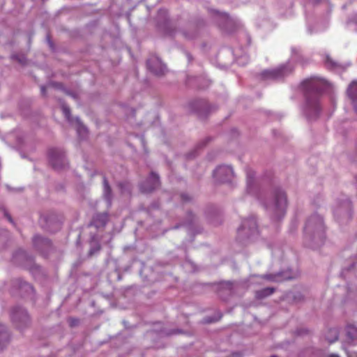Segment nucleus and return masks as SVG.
Wrapping results in <instances>:
<instances>
[{"label":"nucleus","mask_w":357,"mask_h":357,"mask_svg":"<svg viewBox=\"0 0 357 357\" xmlns=\"http://www.w3.org/2000/svg\"><path fill=\"white\" fill-rule=\"evenodd\" d=\"M219 319H220V317H219L218 319H213L211 317H206V318H205L204 320H205L206 323L210 324V323L217 321Z\"/></svg>","instance_id":"nucleus-38"},{"label":"nucleus","mask_w":357,"mask_h":357,"mask_svg":"<svg viewBox=\"0 0 357 357\" xmlns=\"http://www.w3.org/2000/svg\"><path fill=\"white\" fill-rule=\"evenodd\" d=\"M293 70L294 67L289 63H287L275 68L263 71L261 77L265 80L280 81L289 75Z\"/></svg>","instance_id":"nucleus-6"},{"label":"nucleus","mask_w":357,"mask_h":357,"mask_svg":"<svg viewBox=\"0 0 357 357\" xmlns=\"http://www.w3.org/2000/svg\"><path fill=\"white\" fill-rule=\"evenodd\" d=\"M160 184L158 174L152 172L149 178L140 184L139 188L142 192L150 193L157 189L160 186Z\"/></svg>","instance_id":"nucleus-13"},{"label":"nucleus","mask_w":357,"mask_h":357,"mask_svg":"<svg viewBox=\"0 0 357 357\" xmlns=\"http://www.w3.org/2000/svg\"><path fill=\"white\" fill-rule=\"evenodd\" d=\"M328 357H340V356L336 354H331L330 355H328Z\"/></svg>","instance_id":"nucleus-46"},{"label":"nucleus","mask_w":357,"mask_h":357,"mask_svg":"<svg viewBox=\"0 0 357 357\" xmlns=\"http://www.w3.org/2000/svg\"><path fill=\"white\" fill-rule=\"evenodd\" d=\"M258 234L256 218L252 216L243 220L237 230V240L245 243L257 236Z\"/></svg>","instance_id":"nucleus-4"},{"label":"nucleus","mask_w":357,"mask_h":357,"mask_svg":"<svg viewBox=\"0 0 357 357\" xmlns=\"http://www.w3.org/2000/svg\"><path fill=\"white\" fill-rule=\"evenodd\" d=\"M326 61L327 64H331L332 66H334V63H333V61H331V59L329 57L326 58Z\"/></svg>","instance_id":"nucleus-43"},{"label":"nucleus","mask_w":357,"mask_h":357,"mask_svg":"<svg viewBox=\"0 0 357 357\" xmlns=\"http://www.w3.org/2000/svg\"><path fill=\"white\" fill-rule=\"evenodd\" d=\"M181 331L180 330H176V331H160V333L163 335H171L173 334H177L180 333Z\"/></svg>","instance_id":"nucleus-32"},{"label":"nucleus","mask_w":357,"mask_h":357,"mask_svg":"<svg viewBox=\"0 0 357 357\" xmlns=\"http://www.w3.org/2000/svg\"><path fill=\"white\" fill-rule=\"evenodd\" d=\"M8 236V231L6 230L3 231V235L0 234V242H4L6 238Z\"/></svg>","instance_id":"nucleus-37"},{"label":"nucleus","mask_w":357,"mask_h":357,"mask_svg":"<svg viewBox=\"0 0 357 357\" xmlns=\"http://www.w3.org/2000/svg\"><path fill=\"white\" fill-rule=\"evenodd\" d=\"M291 52L293 59L298 62H301L302 59L301 55L300 54V50L296 47H292Z\"/></svg>","instance_id":"nucleus-28"},{"label":"nucleus","mask_w":357,"mask_h":357,"mask_svg":"<svg viewBox=\"0 0 357 357\" xmlns=\"http://www.w3.org/2000/svg\"><path fill=\"white\" fill-rule=\"evenodd\" d=\"M308 31H309L310 33H312V31L310 28L308 29Z\"/></svg>","instance_id":"nucleus-49"},{"label":"nucleus","mask_w":357,"mask_h":357,"mask_svg":"<svg viewBox=\"0 0 357 357\" xmlns=\"http://www.w3.org/2000/svg\"><path fill=\"white\" fill-rule=\"evenodd\" d=\"M310 1H311L312 3H317L320 1V0H309Z\"/></svg>","instance_id":"nucleus-48"},{"label":"nucleus","mask_w":357,"mask_h":357,"mask_svg":"<svg viewBox=\"0 0 357 357\" xmlns=\"http://www.w3.org/2000/svg\"><path fill=\"white\" fill-rule=\"evenodd\" d=\"M298 271H294L291 269L288 268L285 271H280L276 273L264 275L262 278L271 282H280L284 280L296 279L298 278Z\"/></svg>","instance_id":"nucleus-10"},{"label":"nucleus","mask_w":357,"mask_h":357,"mask_svg":"<svg viewBox=\"0 0 357 357\" xmlns=\"http://www.w3.org/2000/svg\"><path fill=\"white\" fill-rule=\"evenodd\" d=\"M305 97L303 114L309 120L316 119L321 112L319 98L324 91L323 82L316 77L307 79L302 82Z\"/></svg>","instance_id":"nucleus-1"},{"label":"nucleus","mask_w":357,"mask_h":357,"mask_svg":"<svg viewBox=\"0 0 357 357\" xmlns=\"http://www.w3.org/2000/svg\"><path fill=\"white\" fill-rule=\"evenodd\" d=\"M190 112L196 113L200 117L205 116L209 113L212 108L205 100H195L190 102L188 105Z\"/></svg>","instance_id":"nucleus-11"},{"label":"nucleus","mask_w":357,"mask_h":357,"mask_svg":"<svg viewBox=\"0 0 357 357\" xmlns=\"http://www.w3.org/2000/svg\"><path fill=\"white\" fill-rule=\"evenodd\" d=\"M13 59H15L16 60L18 61L19 63H22L24 64L25 63V57L24 56H17V55H15V56H13Z\"/></svg>","instance_id":"nucleus-33"},{"label":"nucleus","mask_w":357,"mask_h":357,"mask_svg":"<svg viewBox=\"0 0 357 357\" xmlns=\"http://www.w3.org/2000/svg\"><path fill=\"white\" fill-rule=\"evenodd\" d=\"M148 69L154 75H163L166 71V66L156 56H151L146 61Z\"/></svg>","instance_id":"nucleus-12"},{"label":"nucleus","mask_w":357,"mask_h":357,"mask_svg":"<svg viewBox=\"0 0 357 357\" xmlns=\"http://www.w3.org/2000/svg\"><path fill=\"white\" fill-rule=\"evenodd\" d=\"M213 177L219 183H231L234 178V172L230 165H220L213 171Z\"/></svg>","instance_id":"nucleus-9"},{"label":"nucleus","mask_w":357,"mask_h":357,"mask_svg":"<svg viewBox=\"0 0 357 357\" xmlns=\"http://www.w3.org/2000/svg\"><path fill=\"white\" fill-rule=\"evenodd\" d=\"M185 56L187 57L188 62H192L193 60L192 56L190 54V52L185 51L184 52Z\"/></svg>","instance_id":"nucleus-39"},{"label":"nucleus","mask_w":357,"mask_h":357,"mask_svg":"<svg viewBox=\"0 0 357 357\" xmlns=\"http://www.w3.org/2000/svg\"><path fill=\"white\" fill-rule=\"evenodd\" d=\"M326 227L322 216L317 213L310 215L303 228V243L306 247L317 249L324 245Z\"/></svg>","instance_id":"nucleus-2"},{"label":"nucleus","mask_w":357,"mask_h":357,"mask_svg":"<svg viewBox=\"0 0 357 357\" xmlns=\"http://www.w3.org/2000/svg\"><path fill=\"white\" fill-rule=\"evenodd\" d=\"M233 282H230V281H227V282H225L223 285L225 288H227L230 292L232 290V287H233Z\"/></svg>","instance_id":"nucleus-34"},{"label":"nucleus","mask_w":357,"mask_h":357,"mask_svg":"<svg viewBox=\"0 0 357 357\" xmlns=\"http://www.w3.org/2000/svg\"><path fill=\"white\" fill-rule=\"evenodd\" d=\"M102 183H103L102 196H103V198L105 199V200L107 203V206L110 207L112 205V198H113L112 191V188L109 184V182L105 176H103Z\"/></svg>","instance_id":"nucleus-18"},{"label":"nucleus","mask_w":357,"mask_h":357,"mask_svg":"<svg viewBox=\"0 0 357 357\" xmlns=\"http://www.w3.org/2000/svg\"><path fill=\"white\" fill-rule=\"evenodd\" d=\"M75 122L77 123V130L78 134L79 135H82V134H83V135L86 134L87 129L84 126L82 125V123H81L79 118H77V117L75 118Z\"/></svg>","instance_id":"nucleus-26"},{"label":"nucleus","mask_w":357,"mask_h":357,"mask_svg":"<svg viewBox=\"0 0 357 357\" xmlns=\"http://www.w3.org/2000/svg\"><path fill=\"white\" fill-rule=\"evenodd\" d=\"M209 13L214 17L215 20L220 25H222V24L225 23L229 20V16L225 13H221L214 9H210Z\"/></svg>","instance_id":"nucleus-21"},{"label":"nucleus","mask_w":357,"mask_h":357,"mask_svg":"<svg viewBox=\"0 0 357 357\" xmlns=\"http://www.w3.org/2000/svg\"><path fill=\"white\" fill-rule=\"evenodd\" d=\"M156 22L159 29L166 34L174 36L176 33V29L169 20L167 10L161 8L158 11Z\"/></svg>","instance_id":"nucleus-8"},{"label":"nucleus","mask_w":357,"mask_h":357,"mask_svg":"<svg viewBox=\"0 0 357 357\" xmlns=\"http://www.w3.org/2000/svg\"><path fill=\"white\" fill-rule=\"evenodd\" d=\"M24 286L27 289H30V290H31V291L33 290V287H32V286H31L30 284H29V283L24 282Z\"/></svg>","instance_id":"nucleus-42"},{"label":"nucleus","mask_w":357,"mask_h":357,"mask_svg":"<svg viewBox=\"0 0 357 357\" xmlns=\"http://www.w3.org/2000/svg\"><path fill=\"white\" fill-rule=\"evenodd\" d=\"M211 140V137H206V139H204V140H202L199 144V147H204L208 143V142H210Z\"/></svg>","instance_id":"nucleus-35"},{"label":"nucleus","mask_w":357,"mask_h":357,"mask_svg":"<svg viewBox=\"0 0 357 357\" xmlns=\"http://www.w3.org/2000/svg\"><path fill=\"white\" fill-rule=\"evenodd\" d=\"M100 245L97 243L95 245L92 246L89 251V255L92 256L96 253H98L100 250Z\"/></svg>","instance_id":"nucleus-31"},{"label":"nucleus","mask_w":357,"mask_h":357,"mask_svg":"<svg viewBox=\"0 0 357 357\" xmlns=\"http://www.w3.org/2000/svg\"><path fill=\"white\" fill-rule=\"evenodd\" d=\"M33 247L40 253L46 254L52 248L51 241L39 234H36L32 238Z\"/></svg>","instance_id":"nucleus-14"},{"label":"nucleus","mask_w":357,"mask_h":357,"mask_svg":"<svg viewBox=\"0 0 357 357\" xmlns=\"http://www.w3.org/2000/svg\"><path fill=\"white\" fill-rule=\"evenodd\" d=\"M351 203L349 199H345L334 210L335 216L339 218L344 216L349 218L351 216Z\"/></svg>","instance_id":"nucleus-15"},{"label":"nucleus","mask_w":357,"mask_h":357,"mask_svg":"<svg viewBox=\"0 0 357 357\" xmlns=\"http://www.w3.org/2000/svg\"><path fill=\"white\" fill-rule=\"evenodd\" d=\"M275 290V289L273 287L264 288L261 290L256 291L255 296L257 299H263L273 294Z\"/></svg>","instance_id":"nucleus-23"},{"label":"nucleus","mask_w":357,"mask_h":357,"mask_svg":"<svg viewBox=\"0 0 357 357\" xmlns=\"http://www.w3.org/2000/svg\"><path fill=\"white\" fill-rule=\"evenodd\" d=\"M0 213H2L3 216L6 218L10 223L14 224L13 218H11L10 215L8 213V211L4 206L0 207Z\"/></svg>","instance_id":"nucleus-30"},{"label":"nucleus","mask_w":357,"mask_h":357,"mask_svg":"<svg viewBox=\"0 0 357 357\" xmlns=\"http://www.w3.org/2000/svg\"><path fill=\"white\" fill-rule=\"evenodd\" d=\"M264 206L272 220H280L284 217L287 207L285 192L280 188H275L271 198L264 201Z\"/></svg>","instance_id":"nucleus-3"},{"label":"nucleus","mask_w":357,"mask_h":357,"mask_svg":"<svg viewBox=\"0 0 357 357\" xmlns=\"http://www.w3.org/2000/svg\"><path fill=\"white\" fill-rule=\"evenodd\" d=\"M181 197L182 201L184 202H190L191 200V197L187 194H182Z\"/></svg>","instance_id":"nucleus-36"},{"label":"nucleus","mask_w":357,"mask_h":357,"mask_svg":"<svg viewBox=\"0 0 357 357\" xmlns=\"http://www.w3.org/2000/svg\"><path fill=\"white\" fill-rule=\"evenodd\" d=\"M66 94H68V96L73 97V98H75V99L77 98V95L74 92H70L69 91H66Z\"/></svg>","instance_id":"nucleus-40"},{"label":"nucleus","mask_w":357,"mask_h":357,"mask_svg":"<svg viewBox=\"0 0 357 357\" xmlns=\"http://www.w3.org/2000/svg\"><path fill=\"white\" fill-rule=\"evenodd\" d=\"M51 85L56 88H60L61 86V84L60 83H52Z\"/></svg>","instance_id":"nucleus-44"},{"label":"nucleus","mask_w":357,"mask_h":357,"mask_svg":"<svg viewBox=\"0 0 357 357\" xmlns=\"http://www.w3.org/2000/svg\"><path fill=\"white\" fill-rule=\"evenodd\" d=\"M189 216L192 218V219H191V221H190V222H189V224H192V222H193V218H194V216H195V215H194L192 213H189Z\"/></svg>","instance_id":"nucleus-45"},{"label":"nucleus","mask_w":357,"mask_h":357,"mask_svg":"<svg viewBox=\"0 0 357 357\" xmlns=\"http://www.w3.org/2000/svg\"><path fill=\"white\" fill-rule=\"evenodd\" d=\"M356 17V22H357V16Z\"/></svg>","instance_id":"nucleus-52"},{"label":"nucleus","mask_w":357,"mask_h":357,"mask_svg":"<svg viewBox=\"0 0 357 357\" xmlns=\"http://www.w3.org/2000/svg\"><path fill=\"white\" fill-rule=\"evenodd\" d=\"M181 34L188 40L195 38L199 33L198 26L195 23H189L181 30Z\"/></svg>","instance_id":"nucleus-16"},{"label":"nucleus","mask_w":357,"mask_h":357,"mask_svg":"<svg viewBox=\"0 0 357 357\" xmlns=\"http://www.w3.org/2000/svg\"><path fill=\"white\" fill-rule=\"evenodd\" d=\"M339 331L337 328H330L325 334V337L329 343H333L338 340Z\"/></svg>","instance_id":"nucleus-22"},{"label":"nucleus","mask_w":357,"mask_h":357,"mask_svg":"<svg viewBox=\"0 0 357 357\" xmlns=\"http://www.w3.org/2000/svg\"><path fill=\"white\" fill-rule=\"evenodd\" d=\"M59 227H60V223H58L57 228H59Z\"/></svg>","instance_id":"nucleus-50"},{"label":"nucleus","mask_w":357,"mask_h":357,"mask_svg":"<svg viewBox=\"0 0 357 357\" xmlns=\"http://www.w3.org/2000/svg\"><path fill=\"white\" fill-rule=\"evenodd\" d=\"M347 336L351 340H357V326L349 325L347 327Z\"/></svg>","instance_id":"nucleus-24"},{"label":"nucleus","mask_w":357,"mask_h":357,"mask_svg":"<svg viewBox=\"0 0 357 357\" xmlns=\"http://www.w3.org/2000/svg\"><path fill=\"white\" fill-rule=\"evenodd\" d=\"M119 186L120 187L122 193H126V192L128 194L130 193L131 189H130V186L128 183H121L119 184Z\"/></svg>","instance_id":"nucleus-29"},{"label":"nucleus","mask_w":357,"mask_h":357,"mask_svg":"<svg viewBox=\"0 0 357 357\" xmlns=\"http://www.w3.org/2000/svg\"><path fill=\"white\" fill-rule=\"evenodd\" d=\"M347 93L351 99L355 110L357 113V82H352L348 89Z\"/></svg>","instance_id":"nucleus-20"},{"label":"nucleus","mask_w":357,"mask_h":357,"mask_svg":"<svg viewBox=\"0 0 357 357\" xmlns=\"http://www.w3.org/2000/svg\"><path fill=\"white\" fill-rule=\"evenodd\" d=\"M40 91H41V94L43 96H46V88H45V86H41Z\"/></svg>","instance_id":"nucleus-41"},{"label":"nucleus","mask_w":357,"mask_h":357,"mask_svg":"<svg viewBox=\"0 0 357 357\" xmlns=\"http://www.w3.org/2000/svg\"><path fill=\"white\" fill-rule=\"evenodd\" d=\"M10 318L15 326L21 331L29 328L31 324V319L27 310L20 306L12 308Z\"/></svg>","instance_id":"nucleus-5"},{"label":"nucleus","mask_w":357,"mask_h":357,"mask_svg":"<svg viewBox=\"0 0 357 357\" xmlns=\"http://www.w3.org/2000/svg\"><path fill=\"white\" fill-rule=\"evenodd\" d=\"M255 178V173L252 170L248 169L247 171V186L248 188H250L253 183Z\"/></svg>","instance_id":"nucleus-27"},{"label":"nucleus","mask_w":357,"mask_h":357,"mask_svg":"<svg viewBox=\"0 0 357 357\" xmlns=\"http://www.w3.org/2000/svg\"><path fill=\"white\" fill-rule=\"evenodd\" d=\"M10 341V333L6 326L0 324V349L6 347Z\"/></svg>","instance_id":"nucleus-19"},{"label":"nucleus","mask_w":357,"mask_h":357,"mask_svg":"<svg viewBox=\"0 0 357 357\" xmlns=\"http://www.w3.org/2000/svg\"><path fill=\"white\" fill-rule=\"evenodd\" d=\"M271 357H278V356H276V355H273V356H271Z\"/></svg>","instance_id":"nucleus-51"},{"label":"nucleus","mask_w":357,"mask_h":357,"mask_svg":"<svg viewBox=\"0 0 357 357\" xmlns=\"http://www.w3.org/2000/svg\"><path fill=\"white\" fill-rule=\"evenodd\" d=\"M48 156L49 162L55 170H61L68 167V162L62 150L56 148L50 149Z\"/></svg>","instance_id":"nucleus-7"},{"label":"nucleus","mask_w":357,"mask_h":357,"mask_svg":"<svg viewBox=\"0 0 357 357\" xmlns=\"http://www.w3.org/2000/svg\"><path fill=\"white\" fill-rule=\"evenodd\" d=\"M108 222V213L106 212L98 213L93 215L91 226H94L97 229L104 228Z\"/></svg>","instance_id":"nucleus-17"},{"label":"nucleus","mask_w":357,"mask_h":357,"mask_svg":"<svg viewBox=\"0 0 357 357\" xmlns=\"http://www.w3.org/2000/svg\"><path fill=\"white\" fill-rule=\"evenodd\" d=\"M61 108H62L63 113L65 117L66 118V119L69 122L73 123V118L71 117V115H70V107L68 105H66L65 104H63L62 106H61Z\"/></svg>","instance_id":"nucleus-25"},{"label":"nucleus","mask_w":357,"mask_h":357,"mask_svg":"<svg viewBox=\"0 0 357 357\" xmlns=\"http://www.w3.org/2000/svg\"><path fill=\"white\" fill-rule=\"evenodd\" d=\"M349 357H357V352L349 354Z\"/></svg>","instance_id":"nucleus-47"}]
</instances>
